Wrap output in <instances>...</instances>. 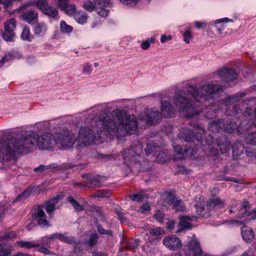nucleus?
Here are the masks:
<instances>
[{
	"instance_id": "1",
	"label": "nucleus",
	"mask_w": 256,
	"mask_h": 256,
	"mask_svg": "<svg viewBox=\"0 0 256 256\" xmlns=\"http://www.w3.org/2000/svg\"><path fill=\"white\" fill-rule=\"evenodd\" d=\"M138 128L136 117L128 115L119 110H115L110 114H102L99 116L97 128L90 129L82 128L79 132V140L85 146L92 143L99 144L109 135L124 136L133 134Z\"/></svg>"
},
{
	"instance_id": "2",
	"label": "nucleus",
	"mask_w": 256,
	"mask_h": 256,
	"mask_svg": "<svg viewBox=\"0 0 256 256\" xmlns=\"http://www.w3.org/2000/svg\"><path fill=\"white\" fill-rule=\"evenodd\" d=\"M222 87L218 84L216 82L208 83L204 85L199 89L194 85H190L187 87L188 93L180 92L175 94L172 102L175 104V108L168 102L164 101L162 102V115L165 118L172 117L176 109H178L180 112L184 113L186 118L197 116L199 112L196 110V106L193 104L195 100L196 102H202L211 98V95ZM198 104L196 106H198Z\"/></svg>"
},
{
	"instance_id": "3",
	"label": "nucleus",
	"mask_w": 256,
	"mask_h": 256,
	"mask_svg": "<svg viewBox=\"0 0 256 256\" xmlns=\"http://www.w3.org/2000/svg\"><path fill=\"white\" fill-rule=\"evenodd\" d=\"M18 140L22 142H20L22 145L24 144L28 140H30L32 142V144L30 148H22L20 150L22 152H29L33 148L36 142L38 148L42 149L52 148L56 144V139L50 132H43L40 136H38L34 132H28L22 135Z\"/></svg>"
},
{
	"instance_id": "4",
	"label": "nucleus",
	"mask_w": 256,
	"mask_h": 256,
	"mask_svg": "<svg viewBox=\"0 0 256 256\" xmlns=\"http://www.w3.org/2000/svg\"><path fill=\"white\" fill-rule=\"evenodd\" d=\"M30 140H28L25 144L22 145L20 142L18 140V138H13L8 140L6 144L2 146V148L0 149V161L4 162L9 160L14 159L16 152L21 153V149L30 148L32 142Z\"/></svg>"
},
{
	"instance_id": "5",
	"label": "nucleus",
	"mask_w": 256,
	"mask_h": 256,
	"mask_svg": "<svg viewBox=\"0 0 256 256\" xmlns=\"http://www.w3.org/2000/svg\"><path fill=\"white\" fill-rule=\"evenodd\" d=\"M142 152V145L139 142H137L136 144L132 145L128 148L124 150L122 156L126 161L130 162L129 164L138 166L139 168L140 166V159Z\"/></svg>"
},
{
	"instance_id": "6",
	"label": "nucleus",
	"mask_w": 256,
	"mask_h": 256,
	"mask_svg": "<svg viewBox=\"0 0 256 256\" xmlns=\"http://www.w3.org/2000/svg\"><path fill=\"white\" fill-rule=\"evenodd\" d=\"M76 138L69 130H64L60 133L56 139V144H59L64 148H71L74 144Z\"/></svg>"
},
{
	"instance_id": "7",
	"label": "nucleus",
	"mask_w": 256,
	"mask_h": 256,
	"mask_svg": "<svg viewBox=\"0 0 256 256\" xmlns=\"http://www.w3.org/2000/svg\"><path fill=\"white\" fill-rule=\"evenodd\" d=\"M16 26V20L12 18L6 20L4 24V30L2 34L3 38L8 42L12 41L15 37L14 30Z\"/></svg>"
},
{
	"instance_id": "8",
	"label": "nucleus",
	"mask_w": 256,
	"mask_h": 256,
	"mask_svg": "<svg viewBox=\"0 0 256 256\" xmlns=\"http://www.w3.org/2000/svg\"><path fill=\"white\" fill-rule=\"evenodd\" d=\"M184 250H187L186 255L189 256H208L204 254L200 246V243L196 240H190L185 246Z\"/></svg>"
},
{
	"instance_id": "9",
	"label": "nucleus",
	"mask_w": 256,
	"mask_h": 256,
	"mask_svg": "<svg viewBox=\"0 0 256 256\" xmlns=\"http://www.w3.org/2000/svg\"><path fill=\"white\" fill-rule=\"evenodd\" d=\"M180 137L188 142H194L196 140L198 142L203 138L202 133H195L192 132L189 128H184L180 130Z\"/></svg>"
},
{
	"instance_id": "10",
	"label": "nucleus",
	"mask_w": 256,
	"mask_h": 256,
	"mask_svg": "<svg viewBox=\"0 0 256 256\" xmlns=\"http://www.w3.org/2000/svg\"><path fill=\"white\" fill-rule=\"evenodd\" d=\"M26 8L22 9L21 6L18 10H22L21 18L28 24H34L38 20V12L34 8L26 10Z\"/></svg>"
},
{
	"instance_id": "11",
	"label": "nucleus",
	"mask_w": 256,
	"mask_h": 256,
	"mask_svg": "<svg viewBox=\"0 0 256 256\" xmlns=\"http://www.w3.org/2000/svg\"><path fill=\"white\" fill-rule=\"evenodd\" d=\"M218 74L222 81L229 82L237 78L238 74L235 70L232 68H223L218 71Z\"/></svg>"
},
{
	"instance_id": "12",
	"label": "nucleus",
	"mask_w": 256,
	"mask_h": 256,
	"mask_svg": "<svg viewBox=\"0 0 256 256\" xmlns=\"http://www.w3.org/2000/svg\"><path fill=\"white\" fill-rule=\"evenodd\" d=\"M163 244L172 250H178L182 246L180 240L174 235L166 237L163 240Z\"/></svg>"
},
{
	"instance_id": "13",
	"label": "nucleus",
	"mask_w": 256,
	"mask_h": 256,
	"mask_svg": "<svg viewBox=\"0 0 256 256\" xmlns=\"http://www.w3.org/2000/svg\"><path fill=\"white\" fill-rule=\"evenodd\" d=\"M168 202L172 204V209L176 212H184L186 211V207L180 200H178L174 195L170 194L168 197Z\"/></svg>"
},
{
	"instance_id": "14",
	"label": "nucleus",
	"mask_w": 256,
	"mask_h": 256,
	"mask_svg": "<svg viewBox=\"0 0 256 256\" xmlns=\"http://www.w3.org/2000/svg\"><path fill=\"white\" fill-rule=\"evenodd\" d=\"M140 244V240L138 239L130 240L128 241L126 239L124 238L120 243V250L124 252L125 250L134 251L137 248Z\"/></svg>"
},
{
	"instance_id": "15",
	"label": "nucleus",
	"mask_w": 256,
	"mask_h": 256,
	"mask_svg": "<svg viewBox=\"0 0 256 256\" xmlns=\"http://www.w3.org/2000/svg\"><path fill=\"white\" fill-rule=\"evenodd\" d=\"M206 206L210 212L212 210H217L224 208V203L220 198L212 197L207 201Z\"/></svg>"
},
{
	"instance_id": "16",
	"label": "nucleus",
	"mask_w": 256,
	"mask_h": 256,
	"mask_svg": "<svg viewBox=\"0 0 256 256\" xmlns=\"http://www.w3.org/2000/svg\"><path fill=\"white\" fill-rule=\"evenodd\" d=\"M106 180L104 177L99 175H90L86 178V183L90 188H98L102 186V182Z\"/></svg>"
},
{
	"instance_id": "17",
	"label": "nucleus",
	"mask_w": 256,
	"mask_h": 256,
	"mask_svg": "<svg viewBox=\"0 0 256 256\" xmlns=\"http://www.w3.org/2000/svg\"><path fill=\"white\" fill-rule=\"evenodd\" d=\"M222 130L227 133L231 134L237 129L238 125L236 122L229 118L222 119Z\"/></svg>"
},
{
	"instance_id": "18",
	"label": "nucleus",
	"mask_w": 256,
	"mask_h": 256,
	"mask_svg": "<svg viewBox=\"0 0 256 256\" xmlns=\"http://www.w3.org/2000/svg\"><path fill=\"white\" fill-rule=\"evenodd\" d=\"M56 240L68 243L70 242V238L64 236V234L60 233H54L50 236H45L42 238V241L44 242H48L50 241H54Z\"/></svg>"
},
{
	"instance_id": "19",
	"label": "nucleus",
	"mask_w": 256,
	"mask_h": 256,
	"mask_svg": "<svg viewBox=\"0 0 256 256\" xmlns=\"http://www.w3.org/2000/svg\"><path fill=\"white\" fill-rule=\"evenodd\" d=\"M30 6H36L42 12L48 6V0H34L22 5L21 8H28Z\"/></svg>"
},
{
	"instance_id": "20",
	"label": "nucleus",
	"mask_w": 256,
	"mask_h": 256,
	"mask_svg": "<svg viewBox=\"0 0 256 256\" xmlns=\"http://www.w3.org/2000/svg\"><path fill=\"white\" fill-rule=\"evenodd\" d=\"M216 142L222 154L227 152L231 148V142L226 137L217 139Z\"/></svg>"
},
{
	"instance_id": "21",
	"label": "nucleus",
	"mask_w": 256,
	"mask_h": 256,
	"mask_svg": "<svg viewBox=\"0 0 256 256\" xmlns=\"http://www.w3.org/2000/svg\"><path fill=\"white\" fill-rule=\"evenodd\" d=\"M242 236L243 239L247 242H250L254 236L252 229L246 226L242 227Z\"/></svg>"
},
{
	"instance_id": "22",
	"label": "nucleus",
	"mask_w": 256,
	"mask_h": 256,
	"mask_svg": "<svg viewBox=\"0 0 256 256\" xmlns=\"http://www.w3.org/2000/svg\"><path fill=\"white\" fill-rule=\"evenodd\" d=\"M162 116V114L158 111H151L146 115L148 124H152L154 122H158L160 120Z\"/></svg>"
},
{
	"instance_id": "23",
	"label": "nucleus",
	"mask_w": 256,
	"mask_h": 256,
	"mask_svg": "<svg viewBox=\"0 0 256 256\" xmlns=\"http://www.w3.org/2000/svg\"><path fill=\"white\" fill-rule=\"evenodd\" d=\"M250 206V205L248 200H244L240 204L239 209L238 208L240 212V215L241 216H250L251 214L250 212L248 211Z\"/></svg>"
},
{
	"instance_id": "24",
	"label": "nucleus",
	"mask_w": 256,
	"mask_h": 256,
	"mask_svg": "<svg viewBox=\"0 0 256 256\" xmlns=\"http://www.w3.org/2000/svg\"><path fill=\"white\" fill-rule=\"evenodd\" d=\"M60 198V196H57L54 198L47 202L46 203L45 208L48 214H50L54 211L56 207V204L58 202Z\"/></svg>"
},
{
	"instance_id": "25",
	"label": "nucleus",
	"mask_w": 256,
	"mask_h": 256,
	"mask_svg": "<svg viewBox=\"0 0 256 256\" xmlns=\"http://www.w3.org/2000/svg\"><path fill=\"white\" fill-rule=\"evenodd\" d=\"M32 216L34 219H38L42 217H46V214L44 210V206L36 205L34 206Z\"/></svg>"
},
{
	"instance_id": "26",
	"label": "nucleus",
	"mask_w": 256,
	"mask_h": 256,
	"mask_svg": "<svg viewBox=\"0 0 256 256\" xmlns=\"http://www.w3.org/2000/svg\"><path fill=\"white\" fill-rule=\"evenodd\" d=\"M208 129L212 132H219L222 130V119L217 120H214L211 122L208 126Z\"/></svg>"
},
{
	"instance_id": "27",
	"label": "nucleus",
	"mask_w": 256,
	"mask_h": 256,
	"mask_svg": "<svg viewBox=\"0 0 256 256\" xmlns=\"http://www.w3.org/2000/svg\"><path fill=\"white\" fill-rule=\"evenodd\" d=\"M87 14L83 10L76 12L74 15V18L76 22L80 24H84L88 20Z\"/></svg>"
},
{
	"instance_id": "28",
	"label": "nucleus",
	"mask_w": 256,
	"mask_h": 256,
	"mask_svg": "<svg viewBox=\"0 0 256 256\" xmlns=\"http://www.w3.org/2000/svg\"><path fill=\"white\" fill-rule=\"evenodd\" d=\"M100 1L102 0H94V2L89 0L86 1L83 3L82 8L88 12H92L95 10L96 7Z\"/></svg>"
},
{
	"instance_id": "29",
	"label": "nucleus",
	"mask_w": 256,
	"mask_h": 256,
	"mask_svg": "<svg viewBox=\"0 0 256 256\" xmlns=\"http://www.w3.org/2000/svg\"><path fill=\"white\" fill-rule=\"evenodd\" d=\"M196 209L197 214L203 218H207L210 215V212L208 209V208H206L202 204H196Z\"/></svg>"
},
{
	"instance_id": "30",
	"label": "nucleus",
	"mask_w": 256,
	"mask_h": 256,
	"mask_svg": "<svg viewBox=\"0 0 256 256\" xmlns=\"http://www.w3.org/2000/svg\"><path fill=\"white\" fill-rule=\"evenodd\" d=\"M245 140L249 144L256 145V132L248 133L245 136Z\"/></svg>"
},
{
	"instance_id": "31",
	"label": "nucleus",
	"mask_w": 256,
	"mask_h": 256,
	"mask_svg": "<svg viewBox=\"0 0 256 256\" xmlns=\"http://www.w3.org/2000/svg\"><path fill=\"white\" fill-rule=\"evenodd\" d=\"M44 14L50 18H56L58 14V10L51 6H48L42 12Z\"/></svg>"
},
{
	"instance_id": "32",
	"label": "nucleus",
	"mask_w": 256,
	"mask_h": 256,
	"mask_svg": "<svg viewBox=\"0 0 256 256\" xmlns=\"http://www.w3.org/2000/svg\"><path fill=\"white\" fill-rule=\"evenodd\" d=\"M98 238L99 236L97 233H92L90 234L89 239L85 242V244L90 247H92L97 244Z\"/></svg>"
},
{
	"instance_id": "33",
	"label": "nucleus",
	"mask_w": 256,
	"mask_h": 256,
	"mask_svg": "<svg viewBox=\"0 0 256 256\" xmlns=\"http://www.w3.org/2000/svg\"><path fill=\"white\" fill-rule=\"evenodd\" d=\"M68 202L72 204L74 210L77 212H80L84 210V207L80 204L72 196H69L67 198Z\"/></svg>"
},
{
	"instance_id": "34",
	"label": "nucleus",
	"mask_w": 256,
	"mask_h": 256,
	"mask_svg": "<svg viewBox=\"0 0 256 256\" xmlns=\"http://www.w3.org/2000/svg\"><path fill=\"white\" fill-rule=\"evenodd\" d=\"M112 192L108 190H100L96 192L92 196L94 198H109Z\"/></svg>"
},
{
	"instance_id": "35",
	"label": "nucleus",
	"mask_w": 256,
	"mask_h": 256,
	"mask_svg": "<svg viewBox=\"0 0 256 256\" xmlns=\"http://www.w3.org/2000/svg\"><path fill=\"white\" fill-rule=\"evenodd\" d=\"M105 6V4H102V1H100L98 2V3L97 4V6H98V8L96 10L97 11L98 14L100 16H101L102 17H104V18L106 16L108 13V10H106L105 8H102L103 6Z\"/></svg>"
},
{
	"instance_id": "36",
	"label": "nucleus",
	"mask_w": 256,
	"mask_h": 256,
	"mask_svg": "<svg viewBox=\"0 0 256 256\" xmlns=\"http://www.w3.org/2000/svg\"><path fill=\"white\" fill-rule=\"evenodd\" d=\"M242 144L239 142H235L232 145L231 144V148L232 150V155L234 156L236 158L239 156V154L240 153V150L242 148Z\"/></svg>"
},
{
	"instance_id": "37",
	"label": "nucleus",
	"mask_w": 256,
	"mask_h": 256,
	"mask_svg": "<svg viewBox=\"0 0 256 256\" xmlns=\"http://www.w3.org/2000/svg\"><path fill=\"white\" fill-rule=\"evenodd\" d=\"M190 220V217L182 216L180 219V229L188 228L192 226V224L188 222Z\"/></svg>"
},
{
	"instance_id": "38",
	"label": "nucleus",
	"mask_w": 256,
	"mask_h": 256,
	"mask_svg": "<svg viewBox=\"0 0 256 256\" xmlns=\"http://www.w3.org/2000/svg\"><path fill=\"white\" fill-rule=\"evenodd\" d=\"M21 38L23 40L30 42L32 37L30 36V30L27 26H24L23 28L22 33L21 34Z\"/></svg>"
},
{
	"instance_id": "39",
	"label": "nucleus",
	"mask_w": 256,
	"mask_h": 256,
	"mask_svg": "<svg viewBox=\"0 0 256 256\" xmlns=\"http://www.w3.org/2000/svg\"><path fill=\"white\" fill-rule=\"evenodd\" d=\"M73 30L72 27L68 24L66 22L62 20L60 24V30L63 33H70Z\"/></svg>"
},
{
	"instance_id": "40",
	"label": "nucleus",
	"mask_w": 256,
	"mask_h": 256,
	"mask_svg": "<svg viewBox=\"0 0 256 256\" xmlns=\"http://www.w3.org/2000/svg\"><path fill=\"white\" fill-rule=\"evenodd\" d=\"M62 10L68 16L74 15L76 12V7L74 4H68L66 8H64Z\"/></svg>"
},
{
	"instance_id": "41",
	"label": "nucleus",
	"mask_w": 256,
	"mask_h": 256,
	"mask_svg": "<svg viewBox=\"0 0 256 256\" xmlns=\"http://www.w3.org/2000/svg\"><path fill=\"white\" fill-rule=\"evenodd\" d=\"M46 30V26L42 24H37L34 28V31L36 34H40Z\"/></svg>"
},
{
	"instance_id": "42",
	"label": "nucleus",
	"mask_w": 256,
	"mask_h": 256,
	"mask_svg": "<svg viewBox=\"0 0 256 256\" xmlns=\"http://www.w3.org/2000/svg\"><path fill=\"white\" fill-rule=\"evenodd\" d=\"M38 224L42 228H48L50 226V222L46 220V217H42L36 220Z\"/></svg>"
},
{
	"instance_id": "43",
	"label": "nucleus",
	"mask_w": 256,
	"mask_h": 256,
	"mask_svg": "<svg viewBox=\"0 0 256 256\" xmlns=\"http://www.w3.org/2000/svg\"><path fill=\"white\" fill-rule=\"evenodd\" d=\"M230 21H231V20L228 19V18H222V19H220V20H218L214 22V24L212 26V28L214 29H215V28L217 29V30L218 31V34H220L221 32L222 28H224V26H223V24H222L220 28H218L216 26V24L221 22H228Z\"/></svg>"
},
{
	"instance_id": "44",
	"label": "nucleus",
	"mask_w": 256,
	"mask_h": 256,
	"mask_svg": "<svg viewBox=\"0 0 256 256\" xmlns=\"http://www.w3.org/2000/svg\"><path fill=\"white\" fill-rule=\"evenodd\" d=\"M30 192L28 189L25 190L24 192L19 194L14 202H20L26 199L30 194Z\"/></svg>"
},
{
	"instance_id": "45",
	"label": "nucleus",
	"mask_w": 256,
	"mask_h": 256,
	"mask_svg": "<svg viewBox=\"0 0 256 256\" xmlns=\"http://www.w3.org/2000/svg\"><path fill=\"white\" fill-rule=\"evenodd\" d=\"M130 197L132 200L140 202L144 201L145 198V195L141 193H138L130 195Z\"/></svg>"
},
{
	"instance_id": "46",
	"label": "nucleus",
	"mask_w": 256,
	"mask_h": 256,
	"mask_svg": "<svg viewBox=\"0 0 256 256\" xmlns=\"http://www.w3.org/2000/svg\"><path fill=\"white\" fill-rule=\"evenodd\" d=\"M174 151L176 152L177 154L178 155L177 156V158H178L180 159H184L185 158V154L184 153L186 152V150H184L180 146H176L174 147Z\"/></svg>"
},
{
	"instance_id": "47",
	"label": "nucleus",
	"mask_w": 256,
	"mask_h": 256,
	"mask_svg": "<svg viewBox=\"0 0 256 256\" xmlns=\"http://www.w3.org/2000/svg\"><path fill=\"white\" fill-rule=\"evenodd\" d=\"M155 39L153 38H150L146 40V41L143 42L141 44V48L142 50H146L150 48V43H154Z\"/></svg>"
},
{
	"instance_id": "48",
	"label": "nucleus",
	"mask_w": 256,
	"mask_h": 256,
	"mask_svg": "<svg viewBox=\"0 0 256 256\" xmlns=\"http://www.w3.org/2000/svg\"><path fill=\"white\" fill-rule=\"evenodd\" d=\"M156 147L153 142H150L146 144V147L144 150L145 152L146 155L150 154L154 151H156Z\"/></svg>"
},
{
	"instance_id": "49",
	"label": "nucleus",
	"mask_w": 256,
	"mask_h": 256,
	"mask_svg": "<svg viewBox=\"0 0 256 256\" xmlns=\"http://www.w3.org/2000/svg\"><path fill=\"white\" fill-rule=\"evenodd\" d=\"M150 234L152 236H158L164 233V230H162L160 228H150L149 230Z\"/></svg>"
},
{
	"instance_id": "50",
	"label": "nucleus",
	"mask_w": 256,
	"mask_h": 256,
	"mask_svg": "<svg viewBox=\"0 0 256 256\" xmlns=\"http://www.w3.org/2000/svg\"><path fill=\"white\" fill-rule=\"evenodd\" d=\"M97 230L99 234H108L112 236V232L111 230H106L104 228L102 225L98 224L97 226Z\"/></svg>"
},
{
	"instance_id": "51",
	"label": "nucleus",
	"mask_w": 256,
	"mask_h": 256,
	"mask_svg": "<svg viewBox=\"0 0 256 256\" xmlns=\"http://www.w3.org/2000/svg\"><path fill=\"white\" fill-rule=\"evenodd\" d=\"M164 217V214L160 210L156 211L154 216V218L156 220L160 223L163 222Z\"/></svg>"
},
{
	"instance_id": "52",
	"label": "nucleus",
	"mask_w": 256,
	"mask_h": 256,
	"mask_svg": "<svg viewBox=\"0 0 256 256\" xmlns=\"http://www.w3.org/2000/svg\"><path fill=\"white\" fill-rule=\"evenodd\" d=\"M184 40L186 44L190 42V40L192 38V32L190 30H186L183 34Z\"/></svg>"
},
{
	"instance_id": "53",
	"label": "nucleus",
	"mask_w": 256,
	"mask_h": 256,
	"mask_svg": "<svg viewBox=\"0 0 256 256\" xmlns=\"http://www.w3.org/2000/svg\"><path fill=\"white\" fill-rule=\"evenodd\" d=\"M157 158L159 162L164 163L168 160V156L164 152L161 151L158 154Z\"/></svg>"
},
{
	"instance_id": "54",
	"label": "nucleus",
	"mask_w": 256,
	"mask_h": 256,
	"mask_svg": "<svg viewBox=\"0 0 256 256\" xmlns=\"http://www.w3.org/2000/svg\"><path fill=\"white\" fill-rule=\"evenodd\" d=\"M56 2L57 6L62 10L66 8L68 4V0H54Z\"/></svg>"
},
{
	"instance_id": "55",
	"label": "nucleus",
	"mask_w": 256,
	"mask_h": 256,
	"mask_svg": "<svg viewBox=\"0 0 256 256\" xmlns=\"http://www.w3.org/2000/svg\"><path fill=\"white\" fill-rule=\"evenodd\" d=\"M52 168V166L50 165L48 166H44L40 165L39 166L36 168L34 169V172H43L48 169Z\"/></svg>"
},
{
	"instance_id": "56",
	"label": "nucleus",
	"mask_w": 256,
	"mask_h": 256,
	"mask_svg": "<svg viewBox=\"0 0 256 256\" xmlns=\"http://www.w3.org/2000/svg\"><path fill=\"white\" fill-rule=\"evenodd\" d=\"M16 236V234L14 231H11L1 238L2 240L12 239Z\"/></svg>"
},
{
	"instance_id": "57",
	"label": "nucleus",
	"mask_w": 256,
	"mask_h": 256,
	"mask_svg": "<svg viewBox=\"0 0 256 256\" xmlns=\"http://www.w3.org/2000/svg\"><path fill=\"white\" fill-rule=\"evenodd\" d=\"M150 204L148 203L144 204L140 208L139 211L142 213H146L150 210Z\"/></svg>"
},
{
	"instance_id": "58",
	"label": "nucleus",
	"mask_w": 256,
	"mask_h": 256,
	"mask_svg": "<svg viewBox=\"0 0 256 256\" xmlns=\"http://www.w3.org/2000/svg\"><path fill=\"white\" fill-rule=\"evenodd\" d=\"M194 26L198 28H202L206 29V28L207 24L206 22H200L198 21H196L194 22Z\"/></svg>"
},
{
	"instance_id": "59",
	"label": "nucleus",
	"mask_w": 256,
	"mask_h": 256,
	"mask_svg": "<svg viewBox=\"0 0 256 256\" xmlns=\"http://www.w3.org/2000/svg\"><path fill=\"white\" fill-rule=\"evenodd\" d=\"M115 213L118 216V219L121 222H126V218L124 217V214L122 212H120L118 210H116Z\"/></svg>"
},
{
	"instance_id": "60",
	"label": "nucleus",
	"mask_w": 256,
	"mask_h": 256,
	"mask_svg": "<svg viewBox=\"0 0 256 256\" xmlns=\"http://www.w3.org/2000/svg\"><path fill=\"white\" fill-rule=\"evenodd\" d=\"M12 58V55L10 53L6 54L5 56L2 59L1 62H0V64L2 62V64H4L6 62L11 60Z\"/></svg>"
},
{
	"instance_id": "61",
	"label": "nucleus",
	"mask_w": 256,
	"mask_h": 256,
	"mask_svg": "<svg viewBox=\"0 0 256 256\" xmlns=\"http://www.w3.org/2000/svg\"><path fill=\"white\" fill-rule=\"evenodd\" d=\"M216 116V111L213 110L211 112L208 111L206 112L205 116L207 118L211 119Z\"/></svg>"
},
{
	"instance_id": "62",
	"label": "nucleus",
	"mask_w": 256,
	"mask_h": 256,
	"mask_svg": "<svg viewBox=\"0 0 256 256\" xmlns=\"http://www.w3.org/2000/svg\"><path fill=\"white\" fill-rule=\"evenodd\" d=\"M20 244L22 247L27 248H28L36 246L35 244L31 242H20Z\"/></svg>"
},
{
	"instance_id": "63",
	"label": "nucleus",
	"mask_w": 256,
	"mask_h": 256,
	"mask_svg": "<svg viewBox=\"0 0 256 256\" xmlns=\"http://www.w3.org/2000/svg\"><path fill=\"white\" fill-rule=\"evenodd\" d=\"M222 179L224 180H226V181L233 182H234L236 183H238L239 182V180L237 178H234V177L222 176Z\"/></svg>"
},
{
	"instance_id": "64",
	"label": "nucleus",
	"mask_w": 256,
	"mask_h": 256,
	"mask_svg": "<svg viewBox=\"0 0 256 256\" xmlns=\"http://www.w3.org/2000/svg\"><path fill=\"white\" fill-rule=\"evenodd\" d=\"M38 250L44 254H50V250L44 246L39 247Z\"/></svg>"
}]
</instances>
